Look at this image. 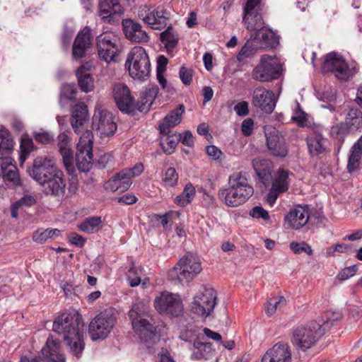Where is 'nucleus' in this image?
Wrapping results in <instances>:
<instances>
[{
  "mask_svg": "<svg viewBox=\"0 0 362 362\" xmlns=\"http://www.w3.org/2000/svg\"><path fill=\"white\" fill-rule=\"evenodd\" d=\"M83 322L77 314L63 313L53 322L52 330L63 336L70 352L78 359L84 349Z\"/></svg>",
  "mask_w": 362,
  "mask_h": 362,
  "instance_id": "nucleus-1",
  "label": "nucleus"
},
{
  "mask_svg": "<svg viewBox=\"0 0 362 362\" xmlns=\"http://www.w3.org/2000/svg\"><path fill=\"white\" fill-rule=\"evenodd\" d=\"M228 186L218 190L220 201L228 207H238L246 203L254 194L246 172H235L229 175Z\"/></svg>",
  "mask_w": 362,
  "mask_h": 362,
  "instance_id": "nucleus-2",
  "label": "nucleus"
},
{
  "mask_svg": "<svg viewBox=\"0 0 362 362\" xmlns=\"http://www.w3.org/2000/svg\"><path fill=\"white\" fill-rule=\"evenodd\" d=\"M148 307L143 301L135 303L129 317L132 321L134 330L139 335L141 339L146 341L155 336L156 328L154 320L148 315Z\"/></svg>",
  "mask_w": 362,
  "mask_h": 362,
  "instance_id": "nucleus-3",
  "label": "nucleus"
},
{
  "mask_svg": "<svg viewBox=\"0 0 362 362\" xmlns=\"http://www.w3.org/2000/svg\"><path fill=\"white\" fill-rule=\"evenodd\" d=\"M202 270L199 257L192 253H187L169 270L168 278L176 284L184 285L194 279Z\"/></svg>",
  "mask_w": 362,
  "mask_h": 362,
  "instance_id": "nucleus-4",
  "label": "nucleus"
},
{
  "mask_svg": "<svg viewBox=\"0 0 362 362\" xmlns=\"http://www.w3.org/2000/svg\"><path fill=\"white\" fill-rule=\"evenodd\" d=\"M329 320L328 319L322 325L311 322L306 326L297 327L293 333V345L303 351L311 348L324 334L325 330L332 325Z\"/></svg>",
  "mask_w": 362,
  "mask_h": 362,
  "instance_id": "nucleus-5",
  "label": "nucleus"
},
{
  "mask_svg": "<svg viewBox=\"0 0 362 362\" xmlns=\"http://www.w3.org/2000/svg\"><path fill=\"white\" fill-rule=\"evenodd\" d=\"M125 66L134 79L146 80L151 72V62L145 49L140 46L134 47L127 54Z\"/></svg>",
  "mask_w": 362,
  "mask_h": 362,
  "instance_id": "nucleus-6",
  "label": "nucleus"
},
{
  "mask_svg": "<svg viewBox=\"0 0 362 362\" xmlns=\"http://www.w3.org/2000/svg\"><path fill=\"white\" fill-rule=\"evenodd\" d=\"M283 66L275 56L264 54L251 72L252 78L260 82H269L279 78Z\"/></svg>",
  "mask_w": 362,
  "mask_h": 362,
  "instance_id": "nucleus-7",
  "label": "nucleus"
},
{
  "mask_svg": "<svg viewBox=\"0 0 362 362\" xmlns=\"http://www.w3.org/2000/svg\"><path fill=\"white\" fill-rule=\"evenodd\" d=\"M96 45L99 57L107 63L115 62L122 49L119 37L112 32L99 35L96 37Z\"/></svg>",
  "mask_w": 362,
  "mask_h": 362,
  "instance_id": "nucleus-8",
  "label": "nucleus"
},
{
  "mask_svg": "<svg viewBox=\"0 0 362 362\" xmlns=\"http://www.w3.org/2000/svg\"><path fill=\"white\" fill-rule=\"evenodd\" d=\"M116 323V317L111 310H105L97 315L90 322L88 334L93 341L105 339Z\"/></svg>",
  "mask_w": 362,
  "mask_h": 362,
  "instance_id": "nucleus-9",
  "label": "nucleus"
},
{
  "mask_svg": "<svg viewBox=\"0 0 362 362\" xmlns=\"http://www.w3.org/2000/svg\"><path fill=\"white\" fill-rule=\"evenodd\" d=\"M216 304V292L211 286H204L194 296L190 305L192 313L206 317L213 312Z\"/></svg>",
  "mask_w": 362,
  "mask_h": 362,
  "instance_id": "nucleus-10",
  "label": "nucleus"
},
{
  "mask_svg": "<svg viewBox=\"0 0 362 362\" xmlns=\"http://www.w3.org/2000/svg\"><path fill=\"white\" fill-rule=\"evenodd\" d=\"M93 139L91 131L86 130L81 136L77 144L76 162L81 172H88L93 164Z\"/></svg>",
  "mask_w": 362,
  "mask_h": 362,
  "instance_id": "nucleus-11",
  "label": "nucleus"
},
{
  "mask_svg": "<svg viewBox=\"0 0 362 362\" xmlns=\"http://www.w3.org/2000/svg\"><path fill=\"white\" fill-rule=\"evenodd\" d=\"M322 70L332 73L334 76L342 81H347L355 73V67L351 68L340 54L331 52L326 55Z\"/></svg>",
  "mask_w": 362,
  "mask_h": 362,
  "instance_id": "nucleus-12",
  "label": "nucleus"
},
{
  "mask_svg": "<svg viewBox=\"0 0 362 362\" xmlns=\"http://www.w3.org/2000/svg\"><path fill=\"white\" fill-rule=\"evenodd\" d=\"M144 171L142 163H136L132 168H126L117 173L105 184V188L111 192H123L132 184V178Z\"/></svg>",
  "mask_w": 362,
  "mask_h": 362,
  "instance_id": "nucleus-13",
  "label": "nucleus"
},
{
  "mask_svg": "<svg viewBox=\"0 0 362 362\" xmlns=\"http://www.w3.org/2000/svg\"><path fill=\"white\" fill-rule=\"evenodd\" d=\"M92 126L101 137L112 136L117 130V124L112 114L100 106L95 108Z\"/></svg>",
  "mask_w": 362,
  "mask_h": 362,
  "instance_id": "nucleus-14",
  "label": "nucleus"
},
{
  "mask_svg": "<svg viewBox=\"0 0 362 362\" xmlns=\"http://www.w3.org/2000/svg\"><path fill=\"white\" fill-rule=\"evenodd\" d=\"M139 17L153 29H161L167 24L169 13L163 7L157 8L142 6L139 9Z\"/></svg>",
  "mask_w": 362,
  "mask_h": 362,
  "instance_id": "nucleus-15",
  "label": "nucleus"
},
{
  "mask_svg": "<svg viewBox=\"0 0 362 362\" xmlns=\"http://www.w3.org/2000/svg\"><path fill=\"white\" fill-rule=\"evenodd\" d=\"M155 308L159 313L172 316H179L183 312V305L180 298L174 293L163 292L154 300Z\"/></svg>",
  "mask_w": 362,
  "mask_h": 362,
  "instance_id": "nucleus-16",
  "label": "nucleus"
},
{
  "mask_svg": "<svg viewBox=\"0 0 362 362\" xmlns=\"http://www.w3.org/2000/svg\"><path fill=\"white\" fill-rule=\"evenodd\" d=\"M54 159L47 156H37L33 162L32 168L29 170L30 175L37 182H44L54 170H57Z\"/></svg>",
  "mask_w": 362,
  "mask_h": 362,
  "instance_id": "nucleus-17",
  "label": "nucleus"
},
{
  "mask_svg": "<svg viewBox=\"0 0 362 362\" xmlns=\"http://www.w3.org/2000/svg\"><path fill=\"white\" fill-rule=\"evenodd\" d=\"M112 96L120 111L132 112L136 109L134 98L129 88L123 83H116L112 87Z\"/></svg>",
  "mask_w": 362,
  "mask_h": 362,
  "instance_id": "nucleus-18",
  "label": "nucleus"
},
{
  "mask_svg": "<svg viewBox=\"0 0 362 362\" xmlns=\"http://www.w3.org/2000/svg\"><path fill=\"white\" fill-rule=\"evenodd\" d=\"M260 1L261 0H247L244 7L243 22L249 30L257 32L264 28L262 16L256 9Z\"/></svg>",
  "mask_w": 362,
  "mask_h": 362,
  "instance_id": "nucleus-19",
  "label": "nucleus"
},
{
  "mask_svg": "<svg viewBox=\"0 0 362 362\" xmlns=\"http://www.w3.org/2000/svg\"><path fill=\"white\" fill-rule=\"evenodd\" d=\"M45 180L44 182H38L43 186L45 193L53 196H63L66 183L62 171L59 169L54 170Z\"/></svg>",
  "mask_w": 362,
  "mask_h": 362,
  "instance_id": "nucleus-20",
  "label": "nucleus"
},
{
  "mask_svg": "<svg viewBox=\"0 0 362 362\" xmlns=\"http://www.w3.org/2000/svg\"><path fill=\"white\" fill-rule=\"evenodd\" d=\"M288 174V171L280 168L274 175L272 187L267 196V201L271 206L274 204L281 194L288 190L289 185Z\"/></svg>",
  "mask_w": 362,
  "mask_h": 362,
  "instance_id": "nucleus-21",
  "label": "nucleus"
},
{
  "mask_svg": "<svg viewBox=\"0 0 362 362\" xmlns=\"http://www.w3.org/2000/svg\"><path fill=\"white\" fill-rule=\"evenodd\" d=\"M267 146L271 155L284 158L288 154V148L285 139L275 129L265 131Z\"/></svg>",
  "mask_w": 362,
  "mask_h": 362,
  "instance_id": "nucleus-22",
  "label": "nucleus"
},
{
  "mask_svg": "<svg viewBox=\"0 0 362 362\" xmlns=\"http://www.w3.org/2000/svg\"><path fill=\"white\" fill-rule=\"evenodd\" d=\"M309 218L308 206L298 205L290 210L285 216L284 222L287 228L298 230L307 224Z\"/></svg>",
  "mask_w": 362,
  "mask_h": 362,
  "instance_id": "nucleus-23",
  "label": "nucleus"
},
{
  "mask_svg": "<svg viewBox=\"0 0 362 362\" xmlns=\"http://www.w3.org/2000/svg\"><path fill=\"white\" fill-rule=\"evenodd\" d=\"M252 103L255 107L269 114L274 111L276 106L274 93L262 87L254 90Z\"/></svg>",
  "mask_w": 362,
  "mask_h": 362,
  "instance_id": "nucleus-24",
  "label": "nucleus"
},
{
  "mask_svg": "<svg viewBox=\"0 0 362 362\" xmlns=\"http://www.w3.org/2000/svg\"><path fill=\"white\" fill-rule=\"evenodd\" d=\"M261 362H291V351L286 344L277 343L268 349Z\"/></svg>",
  "mask_w": 362,
  "mask_h": 362,
  "instance_id": "nucleus-25",
  "label": "nucleus"
},
{
  "mask_svg": "<svg viewBox=\"0 0 362 362\" xmlns=\"http://www.w3.org/2000/svg\"><path fill=\"white\" fill-rule=\"evenodd\" d=\"M91 30L85 27L77 35L73 45V57L76 59L83 57L91 46Z\"/></svg>",
  "mask_w": 362,
  "mask_h": 362,
  "instance_id": "nucleus-26",
  "label": "nucleus"
},
{
  "mask_svg": "<svg viewBox=\"0 0 362 362\" xmlns=\"http://www.w3.org/2000/svg\"><path fill=\"white\" fill-rule=\"evenodd\" d=\"M122 27L126 37L132 42H146L148 41V34L142 29L139 23L131 19H124L122 21Z\"/></svg>",
  "mask_w": 362,
  "mask_h": 362,
  "instance_id": "nucleus-27",
  "label": "nucleus"
},
{
  "mask_svg": "<svg viewBox=\"0 0 362 362\" xmlns=\"http://www.w3.org/2000/svg\"><path fill=\"white\" fill-rule=\"evenodd\" d=\"M88 107L84 103H77L73 107L71 123L76 134H79L84 129L85 124L88 122Z\"/></svg>",
  "mask_w": 362,
  "mask_h": 362,
  "instance_id": "nucleus-28",
  "label": "nucleus"
},
{
  "mask_svg": "<svg viewBox=\"0 0 362 362\" xmlns=\"http://www.w3.org/2000/svg\"><path fill=\"white\" fill-rule=\"evenodd\" d=\"M42 355L49 362H65L64 354L62 351L61 343L59 340L49 337L42 349Z\"/></svg>",
  "mask_w": 362,
  "mask_h": 362,
  "instance_id": "nucleus-29",
  "label": "nucleus"
},
{
  "mask_svg": "<svg viewBox=\"0 0 362 362\" xmlns=\"http://www.w3.org/2000/svg\"><path fill=\"white\" fill-rule=\"evenodd\" d=\"M70 139L69 136L64 134H59L58 136V147L59 152L62 156L64 165L66 170L69 173H72L74 170L73 153L69 148Z\"/></svg>",
  "mask_w": 362,
  "mask_h": 362,
  "instance_id": "nucleus-30",
  "label": "nucleus"
},
{
  "mask_svg": "<svg viewBox=\"0 0 362 362\" xmlns=\"http://www.w3.org/2000/svg\"><path fill=\"white\" fill-rule=\"evenodd\" d=\"M12 158H6L1 163V170L4 180L14 187L21 185L16 166L13 163Z\"/></svg>",
  "mask_w": 362,
  "mask_h": 362,
  "instance_id": "nucleus-31",
  "label": "nucleus"
},
{
  "mask_svg": "<svg viewBox=\"0 0 362 362\" xmlns=\"http://www.w3.org/2000/svg\"><path fill=\"white\" fill-rule=\"evenodd\" d=\"M214 351L211 343L197 340L191 349L190 358L194 361L207 360L213 356Z\"/></svg>",
  "mask_w": 362,
  "mask_h": 362,
  "instance_id": "nucleus-32",
  "label": "nucleus"
},
{
  "mask_svg": "<svg viewBox=\"0 0 362 362\" xmlns=\"http://www.w3.org/2000/svg\"><path fill=\"white\" fill-rule=\"evenodd\" d=\"M185 110V106L180 105L177 108L170 111L159 125L160 133H170V128L178 125L182 121V116Z\"/></svg>",
  "mask_w": 362,
  "mask_h": 362,
  "instance_id": "nucleus-33",
  "label": "nucleus"
},
{
  "mask_svg": "<svg viewBox=\"0 0 362 362\" xmlns=\"http://www.w3.org/2000/svg\"><path fill=\"white\" fill-rule=\"evenodd\" d=\"M252 36L258 42L261 49L273 47L278 43L275 33L271 29L265 27L256 32Z\"/></svg>",
  "mask_w": 362,
  "mask_h": 362,
  "instance_id": "nucleus-34",
  "label": "nucleus"
},
{
  "mask_svg": "<svg viewBox=\"0 0 362 362\" xmlns=\"http://www.w3.org/2000/svg\"><path fill=\"white\" fill-rule=\"evenodd\" d=\"M99 16L103 18H107L114 14L122 13V6L119 0H98Z\"/></svg>",
  "mask_w": 362,
  "mask_h": 362,
  "instance_id": "nucleus-35",
  "label": "nucleus"
},
{
  "mask_svg": "<svg viewBox=\"0 0 362 362\" xmlns=\"http://www.w3.org/2000/svg\"><path fill=\"white\" fill-rule=\"evenodd\" d=\"M78 83L81 90L84 93H89L94 89V79L86 69L85 66L79 67L76 72Z\"/></svg>",
  "mask_w": 362,
  "mask_h": 362,
  "instance_id": "nucleus-36",
  "label": "nucleus"
},
{
  "mask_svg": "<svg viewBox=\"0 0 362 362\" xmlns=\"http://www.w3.org/2000/svg\"><path fill=\"white\" fill-rule=\"evenodd\" d=\"M252 164L258 177L263 181L267 180L271 175L272 162L268 159L255 158L252 160Z\"/></svg>",
  "mask_w": 362,
  "mask_h": 362,
  "instance_id": "nucleus-37",
  "label": "nucleus"
},
{
  "mask_svg": "<svg viewBox=\"0 0 362 362\" xmlns=\"http://www.w3.org/2000/svg\"><path fill=\"white\" fill-rule=\"evenodd\" d=\"M144 269L141 267H135L134 265L128 270L127 279L132 287L136 286L141 283L144 287L149 284V279L144 277Z\"/></svg>",
  "mask_w": 362,
  "mask_h": 362,
  "instance_id": "nucleus-38",
  "label": "nucleus"
},
{
  "mask_svg": "<svg viewBox=\"0 0 362 362\" xmlns=\"http://www.w3.org/2000/svg\"><path fill=\"white\" fill-rule=\"evenodd\" d=\"M259 49H261V46L258 44V42L253 38V36H251L250 39L245 43L238 54L237 60L243 62L246 59L253 57Z\"/></svg>",
  "mask_w": 362,
  "mask_h": 362,
  "instance_id": "nucleus-39",
  "label": "nucleus"
},
{
  "mask_svg": "<svg viewBox=\"0 0 362 362\" xmlns=\"http://www.w3.org/2000/svg\"><path fill=\"white\" fill-rule=\"evenodd\" d=\"M158 93V88L152 86L146 88L141 93V105L136 106V109L143 112L150 108Z\"/></svg>",
  "mask_w": 362,
  "mask_h": 362,
  "instance_id": "nucleus-40",
  "label": "nucleus"
},
{
  "mask_svg": "<svg viewBox=\"0 0 362 362\" xmlns=\"http://www.w3.org/2000/svg\"><path fill=\"white\" fill-rule=\"evenodd\" d=\"M13 141L9 133L6 130L0 131V158L3 160L10 158L13 151Z\"/></svg>",
  "mask_w": 362,
  "mask_h": 362,
  "instance_id": "nucleus-41",
  "label": "nucleus"
},
{
  "mask_svg": "<svg viewBox=\"0 0 362 362\" xmlns=\"http://www.w3.org/2000/svg\"><path fill=\"white\" fill-rule=\"evenodd\" d=\"M178 40V35L170 27H168V29L160 34V40L165 45L168 53L172 52L176 47Z\"/></svg>",
  "mask_w": 362,
  "mask_h": 362,
  "instance_id": "nucleus-42",
  "label": "nucleus"
},
{
  "mask_svg": "<svg viewBox=\"0 0 362 362\" xmlns=\"http://www.w3.org/2000/svg\"><path fill=\"white\" fill-rule=\"evenodd\" d=\"M327 141L321 135H315L308 140V146L310 152L313 155H318L325 151Z\"/></svg>",
  "mask_w": 362,
  "mask_h": 362,
  "instance_id": "nucleus-43",
  "label": "nucleus"
},
{
  "mask_svg": "<svg viewBox=\"0 0 362 362\" xmlns=\"http://www.w3.org/2000/svg\"><path fill=\"white\" fill-rule=\"evenodd\" d=\"M195 188L191 183H187L182 194L175 198V203L180 206L188 205L195 196Z\"/></svg>",
  "mask_w": 362,
  "mask_h": 362,
  "instance_id": "nucleus-44",
  "label": "nucleus"
},
{
  "mask_svg": "<svg viewBox=\"0 0 362 362\" xmlns=\"http://www.w3.org/2000/svg\"><path fill=\"white\" fill-rule=\"evenodd\" d=\"M163 135L160 139V146L163 151L167 154H171L176 148L179 137L181 134L170 135L169 133H162Z\"/></svg>",
  "mask_w": 362,
  "mask_h": 362,
  "instance_id": "nucleus-45",
  "label": "nucleus"
},
{
  "mask_svg": "<svg viewBox=\"0 0 362 362\" xmlns=\"http://www.w3.org/2000/svg\"><path fill=\"white\" fill-rule=\"evenodd\" d=\"M36 202L34 196L30 194L24 195L19 200L14 202L11 206V215L13 218L18 216V210L25 206H31Z\"/></svg>",
  "mask_w": 362,
  "mask_h": 362,
  "instance_id": "nucleus-46",
  "label": "nucleus"
},
{
  "mask_svg": "<svg viewBox=\"0 0 362 362\" xmlns=\"http://www.w3.org/2000/svg\"><path fill=\"white\" fill-rule=\"evenodd\" d=\"M102 220L100 217L93 216L85 219L80 225L78 228L86 233H93L100 229Z\"/></svg>",
  "mask_w": 362,
  "mask_h": 362,
  "instance_id": "nucleus-47",
  "label": "nucleus"
},
{
  "mask_svg": "<svg viewBox=\"0 0 362 362\" xmlns=\"http://www.w3.org/2000/svg\"><path fill=\"white\" fill-rule=\"evenodd\" d=\"M286 299L282 296L270 298L265 305V311L268 315H273L277 310L286 305Z\"/></svg>",
  "mask_w": 362,
  "mask_h": 362,
  "instance_id": "nucleus-48",
  "label": "nucleus"
},
{
  "mask_svg": "<svg viewBox=\"0 0 362 362\" xmlns=\"http://www.w3.org/2000/svg\"><path fill=\"white\" fill-rule=\"evenodd\" d=\"M361 156L362 153L353 148H351L347 164V170L349 173L355 172L359 168Z\"/></svg>",
  "mask_w": 362,
  "mask_h": 362,
  "instance_id": "nucleus-49",
  "label": "nucleus"
},
{
  "mask_svg": "<svg viewBox=\"0 0 362 362\" xmlns=\"http://www.w3.org/2000/svg\"><path fill=\"white\" fill-rule=\"evenodd\" d=\"M179 338L187 342L200 340L199 330L194 326L189 325L181 330Z\"/></svg>",
  "mask_w": 362,
  "mask_h": 362,
  "instance_id": "nucleus-50",
  "label": "nucleus"
},
{
  "mask_svg": "<svg viewBox=\"0 0 362 362\" xmlns=\"http://www.w3.org/2000/svg\"><path fill=\"white\" fill-rule=\"evenodd\" d=\"M362 123V113L357 109H351L346 115L345 124L349 129L352 127L358 128Z\"/></svg>",
  "mask_w": 362,
  "mask_h": 362,
  "instance_id": "nucleus-51",
  "label": "nucleus"
},
{
  "mask_svg": "<svg viewBox=\"0 0 362 362\" xmlns=\"http://www.w3.org/2000/svg\"><path fill=\"white\" fill-rule=\"evenodd\" d=\"M20 148H21V154H20L19 160L22 164L25 160L28 155L33 151V140L28 137L22 138Z\"/></svg>",
  "mask_w": 362,
  "mask_h": 362,
  "instance_id": "nucleus-52",
  "label": "nucleus"
},
{
  "mask_svg": "<svg viewBox=\"0 0 362 362\" xmlns=\"http://www.w3.org/2000/svg\"><path fill=\"white\" fill-rule=\"evenodd\" d=\"M178 181V174L174 168H169L165 173L163 182L165 187H175Z\"/></svg>",
  "mask_w": 362,
  "mask_h": 362,
  "instance_id": "nucleus-53",
  "label": "nucleus"
},
{
  "mask_svg": "<svg viewBox=\"0 0 362 362\" xmlns=\"http://www.w3.org/2000/svg\"><path fill=\"white\" fill-rule=\"evenodd\" d=\"M349 129L347 124L341 122L331 128V135L335 139L341 140L348 134Z\"/></svg>",
  "mask_w": 362,
  "mask_h": 362,
  "instance_id": "nucleus-54",
  "label": "nucleus"
},
{
  "mask_svg": "<svg viewBox=\"0 0 362 362\" xmlns=\"http://www.w3.org/2000/svg\"><path fill=\"white\" fill-rule=\"evenodd\" d=\"M296 105L297 107L293 112L291 119L296 122L298 126L304 127L308 123V115L300 108L299 103H297Z\"/></svg>",
  "mask_w": 362,
  "mask_h": 362,
  "instance_id": "nucleus-55",
  "label": "nucleus"
},
{
  "mask_svg": "<svg viewBox=\"0 0 362 362\" xmlns=\"http://www.w3.org/2000/svg\"><path fill=\"white\" fill-rule=\"evenodd\" d=\"M290 249L295 254H300V253L304 252L310 255L313 253V250H312L310 246L305 242H301V243L292 242L290 243Z\"/></svg>",
  "mask_w": 362,
  "mask_h": 362,
  "instance_id": "nucleus-56",
  "label": "nucleus"
},
{
  "mask_svg": "<svg viewBox=\"0 0 362 362\" xmlns=\"http://www.w3.org/2000/svg\"><path fill=\"white\" fill-rule=\"evenodd\" d=\"M250 216H252L254 218L259 219L262 218V220L267 221L269 220L270 216L269 215V213L267 210L263 209L260 206H256L253 207L249 213Z\"/></svg>",
  "mask_w": 362,
  "mask_h": 362,
  "instance_id": "nucleus-57",
  "label": "nucleus"
},
{
  "mask_svg": "<svg viewBox=\"0 0 362 362\" xmlns=\"http://www.w3.org/2000/svg\"><path fill=\"white\" fill-rule=\"evenodd\" d=\"M34 136L37 141L43 144H48L54 141V134L46 131L35 132Z\"/></svg>",
  "mask_w": 362,
  "mask_h": 362,
  "instance_id": "nucleus-58",
  "label": "nucleus"
},
{
  "mask_svg": "<svg viewBox=\"0 0 362 362\" xmlns=\"http://www.w3.org/2000/svg\"><path fill=\"white\" fill-rule=\"evenodd\" d=\"M193 70L182 66L179 71L180 80L185 85H189L192 81Z\"/></svg>",
  "mask_w": 362,
  "mask_h": 362,
  "instance_id": "nucleus-59",
  "label": "nucleus"
},
{
  "mask_svg": "<svg viewBox=\"0 0 362 362\" xmlns=\"http://www.w3.org/2000/svg\"><path fill=\"white\" fill-rule=\"evenodd\" d=\"M33 239L35 242L37 243H43L47 241L48 240H49L48 229H37L33 233Z\"/></svg>",
  "mask_w": 362,
  "mask_h": 362,
  "instance_id": "nucleus-60",
  "label": "nucleus"
},
{
  "mask_svg": "<svg viewBox=\"0 0 362 362\" xmlns=\"http://www.w3.org/2000/svg\"><path fill=\"white\" fill-rule=\"evenodd\" d=\"M76 93V88L73 84H65L62 86L61 97L67 99H73Z\"/></svg>",
  "mask_w": 362,
  "mask_h": 362,
  "instance_id": "nucleus-61",
  "label": "nucleus"
},
{
  "mask_svg": "<svg viewBox=\"0 0 362 362\" xmlns=\"http://www.w3.org/2000/svg\"><path fill=\"white\" fill-rule=\"evenodd\" d=\"M254 130V121L250 118L244 119L241 124V131L244 136H249Z\"/></svg>",
  "mask_w": 362,
  "mask_h": 362,
  "instance_id": "nucleus-62",
  "label": "nucleus"
},
{
  "mask_svg": "<svg viewBox=\"0 0 362 362\" xmlns=\"http://www.w3.org/2000/svg\"><path fill=\"white\" fill-rule=\"evenodd\" d=\"M234 110L238 116H246L249 113L248 103L246 101H241L234 107Z\"/></svg>",
  "mask_w": 362,
  "mask_h": 362,
  "instance_id": "nucleus-63",
  "label": "nucleus"
},
{
  "mask_svg": "<svg viewBox=\"0 0 362 362\" xmlns=\"http://www.w3.org/2000/svg\"><path fill=\"white\" fill-rule=\"evenodd\" d=\"M357 272V267L354 265L344 269L339 274V278L341 280H346L353 276Z\"/></svg>",
  "mask_w": 362,
  "mask_h": 362,
  "instance_id": "nucleus-64",
  "label": "nucleus"
}]
</instances>
